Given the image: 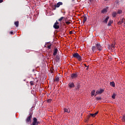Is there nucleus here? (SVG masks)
Masks as SVG:
<instances>
[{
	"mask_svg": "<svg viewBox=\"0 0 125 125\" xmlns=\"http://www.w3.org/2000/svg\"><path fill=\"white\" fill-rule=\"evenodd\" d=\"M73 57L74 58H76V59H78L79 61H82V56H81L78 53L73 54Z\"/></svg>",
	"mask_w": 125,
	"mask_h": 125,
	"instance_id": "nucleus-1",
	"label": "nucleus"
},
{
	"mask_svg": "<svg viewBox=\"0 0 125 125\" xmlns=\"http://www.w3.org/2000/svg\"><path fill=\"white\" fill-rule=\"evenodd\" d=\"M32 117H33V114L32 113H29V116L27 117L25 120L26 124H29V123H32Z\"/></svg>",
	"mask_w": 125,
	"mask_h": 125,
	"instance_id": "nucleus-2",
	"label": "nucleus"
},
{
	"mask_svg": "<svg viewBox=\"0 0 125 125\" xmlns=\"http://www.w3.org/2000/svg\"><path fill=\"white\" fill-rule=\"evenodd\" d=\"M40 125V122L38 121L37 118H33V121L31 125Z\"/></svg>",
	"mask_w": 125,
	"mask_h": 125,
	"instance_id": "nucleus-3",
	"label": "nucleus"
},
{
	"mask_svg": "<svg viewBox=\"0 0 125 125\" xmlns=\"http://www.w3.org/2000/svg\"><path fill=\"white\" fill-rule=\"evenodd\" d=\"M53 28H54V29H55L56 30H58V29H59V22H58L57 21H56V22L54 23L53 25Z\"/></svg>",
	"mask_w": 125,
	"mask_h": 125,
	"instance_id": "nucleus-4",
	"label": "nucleus"
},
{
	"mask_svg": "<svg viewBox=\"0 0 125 125\" xmlns=\"http://www.w3.org/2000/svg\"><path fill=\"white\" fill-rule=\"evenodd\" d=\"M96 47L99 51H101V50H102V46H101V45L100 43L96 44Z\"/></svg>",
	"mask_w": 125,
	"mask_h": 125,
	"instance_id": "nucleus-5",
	"label": "nucleus"
},
{
	"mask_svg": "<svg viewBox=\"0 0 125 125\" xmlns=\"http://www.w3.org/2000/svg\"><path fill=\"white\" fill-rule=\"evenodd\" d=\"M71 78L72 79H76V78H78V74H77V73H73L71 75Z\"/></svg>",
	"mask_w": 125,
	"mask_h": 125,
	"instance_id": "nucleus-6",
	"label": "nucleus"
},
{
	"mask_svg": "<svg viewBox=\"0 0 125 125\" xmlns=\"http://www.w3.org/2000/svg\"><path fill=\"white\" fill-rule=\"evenodd\" d=\"M70 111H71V110H70V108H69L64 107L63 108L64 113H68L69 114V113H70Z\"/></svg>",
	"mask_w": 125,
	"mask_h": 125,
	"instance_id": "nucleus-7",
	"label": "nucleus"
},
{
	"mask_svg": "<svg viewBox=\"0 0 125 125\" xmlns=\"http://www.w3.org/2000/svg\"><path fill=\"white\" fill-rule=\"evenodd\" d=\"M104 92V89H100V90L96 91V94H101Z\"/></svg>",
	"mask_w": 125,
	"mask_h": 125,
	"instance_id": "nucleus-8",
	"label": "nucleus"
},
{
	"mask_svg": "<svg viewBox=\"0 0 125 125\" xmlns=\"http://www.w3.org/2000/svg\"><path fill=\"white\" fill-rule=\"evenodd\" d=\"M63 4V3L62 2H59L57 3L56 5H55V7H59L60 5H62Z\"/></svg>",
	"mask_w": 125,
	"mask_h": 125,
	"instance_id": "nucleus-9",
	"label": "nucleus"
},
{
	"mask_svg": "<svg viewBox=\"0 0 125 125\" xmlns=\"http://www.w3.org/2000/svg\"><path fill=\"white\" fill-rule=\"evenodd\" d=\"M87 20V18L86 17V16L84 15L83 16V24L84 25L85 22H86V21Z\"/></svg>",
	"mask_w": 125,
	"mask_h": 125,
	"instance_id": "nucleus-10",
	"label": "nucleus"
},
{
	"mask_svg": "<svg viewBox=\"0 0 125 125\" xmlns=\"http://www.w3.org/2000/svg\"><path fill=\"white\" fill-rule=\"evenodd\" d=\"M68 85L70 88H72V87H75V84L73 83H68Z\"/></svg>",
	"mask_w": 125,
	"mask_h": 125,
	"instance_id": "nucleus-11",
	"label": "nucleus"
},
{
	"mask_svg": "<svg viewBox=\"0 0 125 125\" xmlns=\"http://www.w3.org/2000/svg\"><path fill=\"white\" fill-rule=\"evenodd\" d=\"M57 52H58V49H57V48H56L54 49V53H53L54 56H55V55L57 54Z\"/></svg>",
	"mask_w": 125,
	"mask_h": 125,
	"instance_id": "nucleus-12",
	"label": "nucleus"
},
{
	"mask_svg": "<svg viewBox=\"0 0 125 125\" xmlns=\"http://www.w3.org/2000/svg\"><path fill=\"white\" fill-rule=\"evenodd\" d=\"M97 114H98V111H97L95 113H90V116L91 117H92L93 118H94V117H95L96 115H97Z\"/></svg>",
	"mask_w": 125,
	"mask_h": 125,
	"instance_id": "nucleus-13",
	"label": "nucleus"
},
{
	"mask_svg": "<svg viewBox=\"0 0 125 125\" xmlns=\"http://www.w3.org/2000/svg\"><path fill=\"white\" fill-rule=\"evenodd\" d=\"M109 16L106 17V18H105V19L103 21V22L105 23V24H107V23H108V21L109 20Z\"/></svg>",
	"mask_w": 125,
	"mask_h": 125,
	"instance_id": "nucleus-14",
	"label": "nucleus"
},
{
	"mask_svg": "<svg viewBox=\"0 0 125 125\" xmlns=\"http://www.w3.org/2000/svg\"><path fill=\"white\" fill-rule=\"evenodd\" d=\"M59 60H60V57H59V56L57 55L56 56V61L57 62H58V61H59Z\"/></svg>",
	"mask_w": 125,
	"mask_h": 125,
	"instance_id": "nucleus-15",
	"label": "nucleus"
},
{
	"mask_svg": "<svg viewBox=\"0 0 125 125\" xmlns=\"http://www.w3.org/2000/svg\"><path fill=\"white\" fill-rule=\"evenodd\" d=\"M92 50L93 52H94V51H96V46H93L92 47Z\"/></svg>",
	"mask_w": 125,
	"mask_h": 125,
	"instance_id": "nucleus-16",
	"label": "nucleus"
},
{
	"mask_svg": "<svg viewBox=\"0 0 125 125\" xmlns=\"http://www.w3.org/2000/svg\"><path fill=\"white\" fill-rule=\"evenodd\" d=\"M94 94H95V90L92 91L91 92V96H92H92H94Z\"/></svg>",
	"mask_w": 125,
	"mask_h": 125,
	"instance_id": "nucleus-17",
	"label": "nucleus"
},
{
	"mask_svg": "<svg viewBox=\"0 0 125 125\" xmlns=\"http://www.w3.org/2000/svg\"><path fill=\"white\" fill-rule=\"evenodd\" d=\"M112 23H113V21H109L107 24V26H111V25H112Z\"/></svg>",
	"mask_w": 125,
	"mask_h": 125,
	"instance_id": "nucleus-18",
	"label": "nucleus"
},
{
	"mask_svg": "<svg viewBox=\"0 0 125 125\" xmlns=\"http://www.w3.org/2000/svg\"><path fill=\"white\" fill-rule=\"evenodd\" d=\"M110 84L111 86H112L113 87H115V83L114 82H110Z\"/></svg>",
	"mask_w": 125,
	"mask_h": 125,
	"instance_id": "nucleus-19",
	"label": "nucleus"
},
{
	"mask_svg": "<svg viewBox=\"0 0 125 125\" xmlns=\"http://www.w3.org/2000/svg\"><path fill=\"white\" fill-rule=\"evenodd\" d=\"M117 14H118L117 13H116V12H114L112 13V17L115 18V17H116V16H117Z\"/></svg>",
	"mask_w": 125,
	"mask_h": 125,
	"instance_id": "nucleus-20",
	"label": "nucleus"
},
{
	"mask_svg": "<svg viewBox=\"0 0 125 125\" xmlns=\"http://www.w3.org/2000/svg\"><path fill=\"white\" fill-rule=\"evenodd\" d=\"M15 26L17 27H19V21H17L16 22H15Z\"/></svg>",
	"mask_w": 125,
	"mask_h": 125,
	"instance_id": "nucleus-21",
	"label": "nucleus"
},
{
	"mask_svg": "<svg viewBox=\"0 0 125 125\" xmlns=\"http://www.w3.org/2000/svg\"><path fill=\"white\" fill-rule=\"evenodd\" d=\"M106 12H107V9H106L105 8L102 10V13H106Z\"/></svg>",
	"mask_w": 125,
	"mask_h": 125,
	"instance_id": "nucleus-22",
	"label": "nucleus"
},
{
	"mask_svg": "<svg viewBox=\"0 0 125 125\" xmlns=\"http://www.w3.org/2000/svg\"><path fill=\"white\" fill-rule=\"evenodd\" d=\"M54 82H59V77H56L55 80H54Z\"/></svg>",
	"mask_w": 125,
	"mask_h": 125,
	"instance_id": "nucleus-23",
	"label": "nucleus"
},
{
	"mask_svg": "<svg viewBox=\"0 0 125 125\" xmlns=\"http://www.w3.org/2000/svg\"><path fill=\"white\" fill-rule=\"evenodd\" d=\"M115 97H116V94L115 93H113L112 96V98H113V99H115Z\"/></svg>",
	"mask_w": 125,
	"mask_h": 125,
	"instance_id": "nucleus-24",
	"label": "nucleus"
},
{
	"mask_svg": "<svg viewBox=\"0 0 125 125\" xmlns=\"http://www.w3.org/2000/svg\"><path fill=\"white\" fill-rule=\"evenodd\" d=\"M63 19H64V17H62L60 18V19H59L58 20V21H59L60 22H61V21H62V20H63Z\"/></svg>",
	"mask_w": 125,
	"mask_h": 125,
	"instance_id": "nucleus-25",
	"label": "nucleus"
},
{
	"mask_svg": "<svg viewBox=\"0 0 125 125\" xmlns=\"http://www.w3.org/2000/svg\"><path fill=\"white\" fill-rule=\"evenodd\" d=\"M47 48H48V49H51V44H50L49 45H47Z\"/></svg>",
	"mask_w": 125,
	"mask_h": 125,
	"instance_id": "nucleus-26",
	"label": "nucleus"
},
{
	"mask_svg": "<svg viewBox=\"0 0 125 125\" xmlns=\"http://www.w3.org/2000/svg\"><path fill=\"white\" fill-rule=\"evenodd\" d=\"M96 100H97L98 101L99 100H101V97H96Z\"/></svg>",
	"mask_w": 125,
	"mask_h": 125,
	"instance_id": "nucleus-27",
	"label": "nucleus"
},
{
	"mask_svg": "<svg viewBox=\"0 0 125 125\" xmlns=\"http://www.w3.org/2000/svg\"><path fill=\"white\" fill-rule=\"evenodd\" d=\"M30 83L31 85H34V82L33 81H30Z\"/></svg>",
	"mask_w": 125,
	"mask_h": 125,
	"instance_id": "nucleus-28",
	"label": "nucleus"
},
{
	"mask_svg": "<svg viewBox=\"0 0 125 125\" xmlns=\"http://www.w3.org/2000/svg\"><path fill=\"white\" fill-rule=\"evenodd\" d=\"M121 13H122L121 10H119L117 12V14H121Z\"/></svg>",
	"mask_w": 125,
	"mask_h": 125,
	"instance_id": "nucleus-29",
	"label": "nucleus"
},
{
	"mask_svg": "<svg viewBox=\"0 0 125 125\" xmlns=\"http://www.w3.org/2000/svg\"><path fill=\"white\" fill-rule=\"evenodd\" d=\"M47 102H48V103H50V102H51V99H48L47 100Z\"/></svg>",
	"mask_w": 125,
	"mask_h": 125,
	"instance_id": "nucleus-30",
	"label": "nucleus"
},
{
	"mask_svg": "<svg viewBox=\"0 0 125 125\" xmlns=\"http://www.w3.org/2000/svg\"><path fill=\"white\" fill-rule=\"evenodd\" d=\"M65 23H66V24H67V25H69V24H71V22H70L69 21H66Z\"/></svg>",
	"mask_w": 125,
	"mask_h": 125,
	"instance_id": "nucleus-31",
	"label": "nucleus"
},
{
	"mask_svg": "<svg viewBox=\"0 0 125 125\" xmlns=\"http://www.w3.org/2000/svg\"><path fill=\"white\" fill-rule=\"evenodd\" d=\"M111 48H115V46L113 44L111 45Z\"/></svg>",
	"mask_w": 125,
	"mask_h": 125,
	"instance_id": "nucleus-32",
	"label": "nucleus"
},
{
	"mask_svg": "<svg viewBox=\"0 0 125 125\" xmlns=\"http://www.w3.org/2000/svg\"><path fill=\"white\" fill-rule=\"evenodd\" d=\"M118 24H119V25H121V24H123V21H119L118 22Z\"/></svg>",
	"mask_w": 125,
	"mask_h": 125,
	"instance_id": "nucleus-33",
	"label": "nucleus"
},
{
	"mask_svg": "<svg viewBox=\"0 0 125 125\" xmlns=\"http://www.w3.org/2000/svg\"><path fill=\"white\" fill-rule=\"evenodd\" d=\"M10 33L11 34V35H13V31H10Z\"/></svg>",
	"mask_w": 125,
	"mask_h": 125,
	"instance_id": "nucleus-34",
	"label": "nucleus"
},
{
	"mask_svg": "<svg viewBox=\"0 0 125 125\" xmlns=\"http://www.w3.org/2000/svg\"><path fill=\"white\" fill-rule=\"evenodd\" d=\"M69 34H73V31H70L69 32Z\"/></svg>",
	"mask_w": 125,
	"mask_h": 125,
	"instance_id": "nucleus-35",
	"label": "nucleus"
},
{
	"mask_svg": "<svg viewBox=\"0 0 125 125\" xmlns=\"http://www.w3.org/2000/svg\"><path fill=\"white\" fill-rule=\"evenodd\" d=\"M3 1V0H0V3H1Z\"/></svg>",
	"mask_w": 125,
	"mask_h": 125,
	"instance_id": "nucleus-36",
	"label": "nucleus"
},
{
	"mask_svg": "<svg viewBox=\"0 0 125 125\" xmlns=\"http://www.w3.org/2000/svg\"><path fill=\"white\" fill-rule=\"evenodd\" d=\"M123 119H124V121H125V115H124V116H123Z\"/></svg>",
	"mask_w": 125,
	"mask_h": 125,
	"instance_id": "nucleus-37",
	"label": "nucleus"
},
{
	"mask_svg": "<svg viewBox=\"0 0 125 125\" xmlns=\"http://www.w3.org/2000/svg\"><path fill=\"white\" fill-rule=\"evenodd\" d=\"M77 88H80V85H77Z\"/></svg>",
	"mask_w": 125,
	"mask_h": 125,
	"instance_id": "nucleus-38",
	"label": "nucleus"
},
{
	"mask_svg": "<svg viewBox=\"0 0 125 125\" xmlns=\"http://www.w3.org/2000/svg\"><path fill=\"white\" fill-rule=\"evenodd\" d=\"M84 66L85 67H88L87 65H86V64H84Z\"/></svg>",
	"mask_w": 125,
	"mask_h": 125,
	"instance_id": "nucleus-39",
	"label": "nucleus"
},
{
	"mask_svg": "<svg viewBox=\"0 0 125 125\" xmlns=\"http://www.w3.org/2000/svg\"><path fill=\"white\" fill-rule=\"evenodd\" d=\"M86 70H88V66L87 67V68L86 69Z\"/></svg>",
	"mask_w": 125,
	"mask_h": 125,
	"instance_id": "nucleus-40",
	"label": "nucleus"
},
{
	"mask_svg": "<svg viewBox=\"0 0 125 125\" xmlns=\"http://www.w3.org/2000/svg\"><path fill=\"white\" fill-rule=\"evenodd\" d=\"M89 0V1H90V2L92 1V0Z\"/></svg>",
	"mask_w": 125,
	"mask_h": 125,
	"instance_id": "nucleus-41",
	"label": "nucleus"
},
{
	"mask_svg": "<svg viewBox=\"0 0 125 125\" xmlns=\"http://www.w3.org/2000/svg\"><path fill=\"white\" fill-rule=\"evenodd\" d=\"M97 94H96H96L95 95V96H96Z\"/></svg>",
	"mask_w": 125,
	"mask_h": 125,
	"instance_id": "nucleus-42",
	"label": "nucleus"
},
{
	"mask_svg": "<svg viewBox=\"0 0 125 125\" xmlns=\"http://www.w3.org/2000/svg\"><path fill=\"white\" fill-rule=\"evenodd\" d=\"M72 1H75V0H72Z\"/></svg>",
	"mask_w": 125,
	"mask_h": 125,
	"instance_id": "nucleus-43",
	"label": "nucleus"
}]
</instances>
